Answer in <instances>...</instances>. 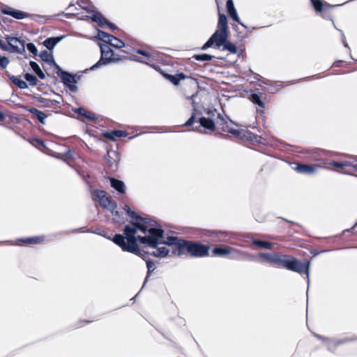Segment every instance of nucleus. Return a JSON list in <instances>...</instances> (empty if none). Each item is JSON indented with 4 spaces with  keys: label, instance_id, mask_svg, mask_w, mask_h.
<instances>
[{
    "label": "nucleus",
    "instance_id": "nucleus-20",
    "mask_svg": "<svg viewBox=\"0 0 357 357\" xmlns=\"http://www.w3.org/2000/svg\"><path fill=\"white\" fill-rule=\"evenodd\" d=\"M4 13L16 19H24L27 16V15L25 13L20 10H5Z\"/></svg>",
    "mask_w": 357,
    "mask_h": 357
},
{
    "label": "nucleus",
    "instance_id": "nucleus-27",
    "mask_svg": "<svg viewBox=\"0 0 357 357\" xmlns=\"http://www.w3.org/2000/svg\"><path fill=\"white\" fill-rule=\"evenodd\" d=\"M124 132L121 130H114L111 132H108L105 134V136L112 140H114L116 137H121L124 136Z\"/></svg>",
    "mask_w": 357,
    "mask_h": 357
},
{
    "label": "nucleus",
    "instance_id": "nucleus-31",
    "mask_svg": "<svg viewBox=\"0 0 357 357\" xmlns=\"http://www.w3.org/2000/svg\"><path fill=\"white\" fill-rule=\"evenodd\" d=\"M169 79L175 85H177L181 79H183L185 76L183 74H178L176 76H169Z\"/></svg>",
    "mask_w": 357,
    "mask_h": 357
},
{
    "label": "nucleus",
    "instance_id": "nucleus-42",
    "mask_svg": "<svg viewBox=\"0 0 357 357\" xmlns=\"http://www.w3.org/2000/svg\"><path fill=\"white\" fill-rule=\"evenodd\" d=\"M315 337L317 338H318L319 340H323L326 343V345L328 346L329 344L331 343V340L332 339H330V338H328V337H324V336H321L320 335H318V334H315Z\"/></svg>",
    "mask_w": 357,
    "mask_h": 357
},
{
    "label": "nucleus",
    "instance_id": "nucleus-40",
    "mask_svg": "<svg viewBox=\"0 0 357 357\" xmlns=\"http://www.w3.org/2000/svg\"><path fill=\"white\" fill-rule=\"evenodd\" d=\"M9 63V60L7 57L6 56H1V59H0V66L2 67V68H6L7 66L8 65Z\"/></svg>",
    "mask_w": 357,
    "mask_h": 357
},
{
    "label": "nucleus",
    "instance_id": "nucleus-29",
    "mask_svg": "<svg viewBox=\"0 0 357 357\" xmlns=\"http://www.w3.org/2000/svg\"><path fill=\"white\" fill-rule=\"evenodd\" d=\"M222 45L224 46V49L229 51L231 53H236L237 52L236 45L227 40L223 43Z\"/></svg>",
    "mask_w": 357,
    "mask_h": 357
},
{
    "label": "nucleus",
    "instance_id": "nucleus-15",
    "mask_svg": "<svg viewBox=\"0 0 357 357\" xmlns=\"http://www.w3.org/2000/svg\"><path fill=\"white\" fill-rule=\"evenodd\" d=\"M227 11L230 17L236 22H239V17L237 15V12L234 6V3L231 0H228L227 2Z\"/></svg>",
    "mask_w": 357,
    "mask_h": 357
},
{
    "label": "nucleus",
    "instance_id": "nucleus-34",
    "mask_svg": "<svg viewBox=\"0 0 357 357\" xmlns=\"http://www.w3.org/2000/svg\"><path fill=\"white\" fill-rule=\"evenodd\" d=\"M332 165L335 168L344 169L346 167L350 166L351 163L349 162H334Z\"/></svg>",
    "mask_w": 357,
    "mask_h": 357
},
{
    "label": "nucleus",
    "instance_id": "nucleus-50",
    "mask_svg": "<svg viewBox=\"0 0 357 357\" xmlns=\"http://www.w3.org/2000/svg\"><path fill=\"white\" fill-rule=\"evenodd\" d=\"M48 56V52H44L42 53L41 54V57L43 59H46V57Z\"/></svg>",
    "mask_w": 357,
    "mask_h": 357
},
{
    "label": "nucleus",
    "instance_id": "nucleus-38",
    "mask_svg": "<svg viewBox=\"0 0 357 357\" xmlns=\"http://www.w3.org/2000/svg\"><path fill=\"white\" fill-rule=\"evenodd\" d=\"M311 1L312 2L313 6L317 11L320 12L323 3L319 0H311Z\"/></svg>",
    "mask_w": 357,
    "mask_h": 357
},
{
    "label": "nucleus",
    "instance_id": "nucleus-55",
    "mask_svg": "<svg viewBox=\"0 0 357 357\" xmlns=\"http://www.w3.org/2000/svg\"><path fill=\"white\" fill-rule=\"evenodd\" d=\"M145 281H146V280H145ZM145 284H146V282H144L143 285H145Z\"/></svg>",
    "mask_w": 357,
    "mask_h": 357
},
{
    "label": "nucleus",
    "instance_id": "nucleus-48",
    "mask_svg": "<svg viewBox=\"0 0 357 357\" xmlns=\"http://www.w3.org/2000/svg\"><path fill=\"white\" fill-rule=\"evenodd\" d=\"M63 159V161L66 163H70V161L73 158H70V157H68V158H62Z\"/></svg>",
    "mask_w": 357,
    "mask_h": 357
},
{
    "label": "nucleus",
    "instance_id": "nucleus-45",
    "mask_svg": "<svg viewBox=\"0 0 357 357\" xmlns=\"http://www.w3.org/2000/svg\"><path fill=\"white\" fill-rule=\"evenodd\" d=\"M77 112L81 114V115H83V116H86L87 118L89 119H91L92 118V116L91 114H89V115H86V112L85 111L84 109L83 108H79L77 109Z\"/></svg>",
    "mask_w": 357,
    "mask_h": 357
},
{
    "label": "nucleus",
    "instance_id": "nucleus-24",
    "mask_svg": "<svg viewBox=\"0 0 357 357\" xmlns=\"http://www.w3.org/2000/svg\"><path fill=\"white\" fill-rule=\"evenodd\" d=\"M30 66L33 70L36 73V74L40 78L44 79L45 77V75L44 73L41 70L39 66L34 61L30 62Z\"/></svg>",
    "mask_w": 357,
    "mask_h": 357
},
{
    "label": "nucleus",
    "instance_id": "nucleus-22",
    "mask_svg": "<svg viewBox=\"0 0 357 357\" xmlns=\"http://www.w3.org/2000/svg\"><path fill=\"white\" fill-rule=\"evenodd\" d=\"M275 253H265L261 252L257 255V257L261 260L273 264Z\"/></svg>",
    "mask_w": 357,
    "mask_h": 357
},
{
    "label": "nucleus",
    "instance_id": "nucleus-37",
    "mask_svg": "<svg viewBox=\"0 0 357 357\" xmlns=\"http://www.w3.org/2000/svg\"><path fill=\"white\" fill-rule=\"evenodd\" d=\"M250 100L255 104H257V105H259L260 106L262 105V102L261 101L259 96L258 95H257V94H252L250 96Z\"/></svg>",
    "mask_w": 357,
    "mask_h": 357
},
{
    "label": "nucleus",
    "instance_id": "nucleus-7",
    "mask_svg": "<svg viewBox=\"0 0 357 357\" xmlns=\"http://www.w3.org/2000/svg\"><path fill=\"white\" fill-rule=\"evenodd\" d=\"M93 195L102 207L109 210L115 209L116 208V203L112 202V200L106 196L105 191L96 190L93 192Z\"/></svg>",
    "mask_w": 357,
    "mask_h": 357
},
{
    "label": "nucleus",
    "instance_id": "nucleus-3",
    "mask_svg": "<svg viewBox=\"0 0 357 357\" xmlns=\"http://www.w3.org/2000/svg\"><path fill=\"white\" fill-rule=\"evenodd\" d=\"M273 264L285 268L299 274L305 273L307 275V284H310V261L301 262L296 258L290 257L288 255H275Z\"/></svg>",
    "mask_w": 357,
    "mask_h": 357
},
{
    "label": "nucleus",
    "instance_id": "nucleus-41",
    "mask_svg": "<svg viewBox=\"0 0 357 357\" xmlns=\"http://www.w3.org/2000/svg\"><path fill=\"white\" fill-rule=\"evenodd\" d=\"M315 337L317 338H318L319 340H323L326 343V345L328 346L329 344L331 343V340L332 339H330V338H328V337H324V336H321L320 335H318V334H315Z\"/></svg>",
    "mask_w": 357,
    "mask_h": 357
},
{
    "label": "nucleus",
    "instance_id": "nucleus-17",
    "mask_svg": "<svg viewBox=\"0 0 357 357\" xmlns=\"http://www.w3.org/2000/svg\"><path fill=\"white\" fill-rule=\"evenodd\" d=\"M199 123H200V125L203 128H204L208 130H213L215 129V123L210 119L205 118V117L200 118Z\"/></svg>",
    "mask_w": 357,
    "mask_h": 357
},
{
    "label": "nucleus",
    "instance_id": "nucleus-57",
    "mask_svg": "<svg viewBox=\"0 0 357 357\" xmlns=\"http://www.w3.org/2000/svg\"><path fill=\"white\" fill-rule=\"evenodd\" d=\"M357 225V222H356V224L355 225V226Z\"/></svg>",
    "mask_w": 357,
    "mask_h": 357
},
{
    "label": "nucleus",
    "instance_id": "nucleus-39",
    "mask_svg": "<svg viewBox=\"0 0 357 357\" xmlns=\"http://www.w3.org/2000/svg\"><path fill=\"white\" fill-rule=\"evenodd\" d=\"M27 49L30 52L33 53L35 55L38 53V50L33 43H31L27 44Z\"/></svg>",
    "mask_w": 357,
    "mask_h": 357
},
{
    "label": "nucleus",
    "instance_id": "nucleus-36",
    "mask_svg": "<svg viewBox=\"0 0 357 357\" xmlns=\"http://www.w3.org/2000/svg\"><path fill=\"white\" fill-rule=\"evenodd\" d=\"M25 79L26 81H28L29 82H30L31 84L32 85H36L37 84V82H38V80L36 79V77H34L33 75H31V74H26L25 75Z\"/></svg>",
    "mask_w": 357,
    "mask_h": 357
},
{
    "label": "nucleus",
    "instance_id": "nucleus-19",
    "mask_svg": "<svg viewBox=\"0 0 357 357\" xmlns=\"http://www.w3.org/2000/svg\"><path fill=\"white\" fill-rule=\"evenodd\" d=\"M217 29L228 31L227 19L224 14L219 15Z\"/></svg>",
    "mask_w": 357,
    "mask_h": 357
},
{
    "label": "nucleus",
    "instance_id": "nucleus-2",
    "mask_svg": "<svg viewBox=\"0 0 357 357\" xmlns=\"http://www.w3.org/2000/svg\"><path fill=\"white\" fill-rule=\"evenodd\" d=\"M165 243L169 245H176L178 255L188 252L194 257L208 256L209 247L198 243L187 241L176 236H169Z\"/></svg>",
    "mask_w": 357,
    "mask_h": 357
},
{
    "label": "nucleus",
    "instance_id": "nucleus-35",
    "mask_svg": "<svg viewBox=\"0 0 357 357\" xmlns=\"http://www.w3.org/2000/svg\"><path fill=\"white\" fill-rule=\"evenodd\" d=\"M195 58L198 61H211L213 59V56L209 54H204L196 55L195 56Z\"/></svg>",
    "mask_w": 357,
    "mask_h": 357
},
{
    "label": "nucleus",
    "instance_id": "nucleus-32",
    "mask_svg": "<svg viewBox=\"0 0 357 357\" xmlns=\"http://www.w3.org/2000/svg\"><path fill=\"white\" fill-rule=\"evenodd\" d=\"M146 267L148 269V273H147V275L146 277V280H147L151 273L153 272L155 269V264L152 261L149 260V261H146Z\"/></svg>",
    "mask_w": 357,
    "mask_h": 357
},
{
    "label": "nucleus",
    "instance_id": "nucleus-52",
    "mask_svg": "<svg viewBox=\"0 0 357 357\" xmlns=\"http://www.w3.org/2000/svg\"><path fill=\"white\" fill-rule=\"evenodd\" d=\"M137 53H139V54H143V55H146V56H147L146 53V52H144V51H142V50H137Z\"/></svg>",
    "mask_w": 357,
    "mask_h": 357
},
{
    "label": "nucleus",
    "instance_id": "nucleus-11",
    "mask_svg": "<svg viewBox=\"0 0 357 357\" xmlns=\"http://www.w3.org/2000/svg\"><path fill=\"white\" fill-rule=\"evenodd\" d=\"M231 252V247L228 246H216L213 249L212 253L213 256L224 257L229 255Z\"/></svg>",
    "mask_w": 357,
    "mask_h": 357
},
{
    "label": "nucleus",
    "instance_id": "nucleus-16",
    "mask_svg": "<svg viewBox=\"0 0 357 357\" xmlns=\"http://www.w3.org/2000/svg\"><path fill=\"white\" fill-rule=\"evenodd\" d=\"M45 239L44 236H34L24 238H20L18 241L24 243L29 244H40L43 242Z\"/></svg>",
    "mask_w": 357,
    "mask_h": 357
},
{
    "label": "nucleus",
    "instance_id": "nucleus-44",
    "mask_svg": "<svg viewBox=\"0 0 357 357\" xmlns=\"http://www.w3.org/2000/svg\"><path fill=\"white\" fill-rule=\"evenodd\" d=\"M36 115H37L38 119L40 120V121H41L43 123L44 120L46 118V116L42 112H40V111L36 112Z\"/></svg>",
    "mask_w": 357,
    "mask_h": 357
},
{
    "label": "nucleus",
    "instance_id": "nucleus-49",
    "mask_svg": "<svg viewBox=\"0 0 357 357\" xmlns=\"http://www.w3.org/2000/svg\"><path fill=\"white\" fill-rule=\"evenodd\" d=\"M113 215L119 216V212L118 211H114V209L110 210Z\"/></svg>",
    "mask_w": 357,
    "mask_h": 357
},
{
    "label": "nucleus",
    "instance_id": "nucleus-1",
    "mask_svg": "<svg viewBox=\"0 0 357 357\" xmlns=\"http://www.w3.org/2000/svg\"><path fill=\"white\" fill-rule=\"evenodd\" d=\"M124 209L132 220L125 226L123 234H116L112 241L123 251L143 257L144 252L139 249L137 241L153 246L160 239L162 231L154 227L155 220L137 215L128 206Z\"/></svg>",
    "mask_w": 357,
    "mask_h": 357
},
{
    "label": "nucleus",
    "instance_id": "nucleus-18",
    "mask_svg": "<svg viewBox=\"0 0 357 357\" xmlns=\"http://www.w3.org/2000/svg\"><path fill=\"white\" fill-rule=\"evenodd\" d=\"M252 243L261 248L268 250H271L273 248V243L268 241L253 239L252 240Z\"/></svg>",
    "mask_w": 357,
    "mask_h": 357
},
{
    "label": "nucleus",
    "instance_id": "nucleus-4",
    "mask_svg": "<svg viewBox=\"0 0 357 357\" xmlns=\"http://www.w3.org/2000/svg\"><path fill=\"white\" fill-rule=\"evenodd\" d=\"M154 227L156 229H160L162 231L161 238L160 240H158L155 245L153 246L148 245L147 244H142L145 248H149L155 249V250L149 252V255L158 257V258H163L168 255L169 250L165 247V246H160L161 245H169L167 243H166V241L168 240L169 237L165 238L164 235V230L162 229V227L159 226L158 224L155 221V225Z\"/></svg>",
    "mask_w": 357,
    "mask_h": 357
},
{
    "label": "nucleus",
    "instance_id": "nucleus-21",
    "mask_svg": "<svg viewBox=\"0 0 357 357\" xmlns=\"http://www.w3.org/2000/svg\"><path fill=\"white\" fill-rule=\"evenodd\" d=\"M61 40V38H50L43 42V45L49 50H52Z\"/></svg>",
    "mask_w": 357,
    "mask_h": 357
},
{
    "label": "nucleus",
    "instance_id": "nucleus-9",
    "mask_svg": "<svg viewBox=\"0 0 357 357\" xmlns=\"http://www.w3.org/2000/svg\"><path fill=\"white\" fill-rule=\"evenodd\" d=\"M211 38L214 40L215 46L218 48L227 40L228 31L217 29Z\"/></svg>",
    "mask_w": 357,
    "mask_h": 357
},
{
    "label": "nucleus",
    "instance_id": "nucleus-30",
    "mask_svg": "<svg viewBox=\"0 0 357 357\" xmlns=\"http://www.w3.org/2000/svg\"><path fill=\"white\" fill-rule=\"evenodd\" d=\"M97 36L100 40H101L107 43H109V42H110V40L112 37V36L107 33L106 32L101 31H98Z\"/></svg>",
    "mask_w": 357,
    "mask_h": 357
},
{
    "label": "nucleus",
    "instance_id": "nucleus-51",
    "mask_svg": "<svg viewBox=\"0 0 357 357\" xmlns=\"http://www.w3.org/2000/svg\"><path fill=\"white\" fill-rule=\"evenodd\" d=\"M193 122V117H191L186 123L185 126H190Z\"/></svg>",
    "mask_w": 357,
    "mask_h": 357
},
{
    "label": "nucleus",
    "instance_id": "nucleus-14",
    "mask_svg": "<svg viewBox=\"0 0 357 357\" xmlns=\"http://www.w3.org/2000/svg\"><path fill=\"white\" fill-rule=\"evenodd\" d=\"M354 340L353 339H351V338H344V339H341V340H334V339H332L331 340V343L329 344L328 345V350L329 351H333L334 350H335V349L340 344H345L348 342H350V341H353Z\"/></svg>",
    "mask_w": 357,
    "mask_h": 357
},
{
    "label": "nucleus",
    "instance_id": "nucleus-33",
    "mask_svg": "<svg viewBox=\"0 0 357 357\" xmlns=\"http://www.w3.org/2000/svg\"><path fill=\"white\" fill-rule=\"evenodd\" d=\"M242 130L243 129H241V130L240 129H234V128L230 127L229 125L227 126V130L229 133H231V134H232L234 136L238 137H240L241 134L242 132Z\"/></svg>",
    "mask_w": 357,
    "mask_h": 357
},
{
    "label": "nucleus",
    "instance_id": "nucleus-54",
    "mask_svg": "<svg viewBox=\"0 0 357 357\" xmlns=\"http://www.w3.org/2000/svg\"><path fill=\"white\" fill-rule=\"evenodd\" d=\"M0 119H3V114L0 113Z\"/></svg>",
    "mask_w": 357,
    "mask_h": 357
},
{
    "label": "nucleus",
    "instance_id": "nucleus-47",
    "mask_svg": "<svg viewBox=\"0 0 357 357\" xmlns=\"http://www.w3.org/2000/svg\"><path fill=\"white\" fill-rule=\"evenodd\" d=\"M0 47L5 51L9 50L8 47L3 41H1V40H0Z\"/></svg>",
    "mask_w": 357,
    "mask_h": 357
},
{
    "label": "nucleus",
    "instance_id": "nucleus-8",
    "mask_svg": "<svg viewBox=\"0 0 357 357\" xmlns=\"http://www.w3.org/2000/svg\"><path fill=\"white\" fill-rule=\"evenodd\" d=\"M6 41L12 48V52L23 54L25 52L24 42L15 37H7Z\"/></svg>",
    "mask_w": 357,
    "mask_h": 357
},
{
    "label": "nucleus",
    "instance_id": "nucleus-28",
    "mask_svg": "<svg viewBox=\"0 0 357 357\" xmlns=\"http://www.w3.org/2000/svg\"><path fill=\"white\" fill-rule=\"evenodd\" d=\"M109 44L116 48H122L125 46V44L122 40L114 36L112 37L110 42H109Z\"/></svg>",
    "mask_w": 357,
    "mask_h": 357
},
{
    "label": "nucleus",
    "instance_id": "nucleus-46",
    "mask_svg": "<svg viewBox=\"0 0 357 357\" xmlns=\"http://www.w3.org/2000/svg\"><path fill=\"white\" fill-rule=\"evenodd\" d=\"M108 162L109 163V165L113 167V166H114V167H116L117 165L116 164V160H115V158H113V157H111L109 158V159L108 160Z\"/></svg>",
    "mask_w": 357,
    "mask_h": 357
},
{
    "label": "nucleus",
    "instance_id": "nucleus-6",
    "mask_svg": "<svg viewBox=\"0 0 357 357\" xmlns=\"http://www.w3.org/2000/svg\"><path fill=\"white\" fill-rule=\"evenodd\" d=\"M86 11L85 17L91 19L93 22H97L100 26L107 24L111 29H116V26L114 24L109 23L107 20L100 13L95 10L93 7L84 8Z\"/></svg>",
    "mask_w": 357,
    "mask_h": 357
},
{
    "label": "nucleus",
    "instance_id": "nucleus-26",
    "mask_svg": "<svg viewBox=\"0 0 357 357\" xmlns=\"http://www.w3.org/2000/svg\"><path fill=\"white\" fill-rule=\"evenodd\" d=\"M11 79L15 85H17L19 88L22 89H24L28 87L27 84L24 80L21 79L20 77H13Z\"/></svg>",
    "mask_w": 357,
    "mask_h": 357
},
{
    "label": "nucleus",
    "instance_id": "nucleus-23",
    "mask_svg": "<svg viewBox=\"0 0 357 357\" xmlns=\"http://www.w3.org/2000/svg\"><path fill=\"white\" fill-rule=\"evenodd\" d=\"M61 79L66 84H68L69 86L75 82V77L67 73H62Z\"/></svg>",
    "mask_w": 357,
    "mask_h": 357
},
{
    "label": "nucleus",
    "instance_id": "nucleus-5",
    "mask_svg": "<svg viewBox=\"0 0 357 357\" xmlns=\"http://www.w3.org/2000/svg\"><path fill=\"white\" fill-rule=\"evenodd\" d=\"M101 58L91 68V70H94L102 65L108 64L111 62L120 60L118 58L114 57L113 51L107 45H101Z\"/></svg>",
    "mask_w": 357,
    "mask_h": 357
},
{
    "label": "nucleus",
    "instance_id": "nucleus-56",
    "mask_svg": "<svg viewBox=\"0 0 357 357\" xmlns=\"http://www.w3.org/2000/svg\"><path fill=\"white\" fill-rule=\"evenodd\" d=\"M145 281H146V280H145ZM145 284H146V282H144L143 285H145Z\"/></svg>",
    "mask_w": 357,
    "mask_h": 357
},
{
    "label": "nucleus",
    "instance_id": "nucleus-12",
    "mask_svg": "<svg viewBox=\"0 0 357 357\" xmlns=\"http://www.w3.org/2000/svg\"><path fill=\"white\" fill-rule=\"evenodd\" d=\"M111 186L117 190L119 193H124L126 191L125 183L119 179L111 178H110Z\"/></svg>",
    "mask_w": 357,
    "mask_h": 357
},
{
    "label": "nucleus",
    "instance_id": "nucleus-10",
    "mask_svg": "<svg viewBox=\"0 0 357 357\" xmlns=\"http://www.w3.org/2000/svg\"><path fill=\"white\" fill-rule=\"evenodd\" d=\"M231 259H239V260H251L255 261L256 260V257L253 255H251L250 253H248L246 252H243L240 250H237L233 248H231Z\"/></svg>",
    "mask_w": 357,
    "mask_h": 357
},
{
    "label": "nucleus",
    "instance_id": "nucleus-25",
    "mask_svg": "<svg viewBox=\"0 0 357 357\" xmlns=\"http://www.w3.org/2000/svg\"><path fill=\"white\" fill-rule=\"evenodd\" d=\"M239 138L244 139L249 141L257 139V137L246 130H242V132Z\"/></svg>",
    "mask_w": 357,
    "mask_h": 357
},
{
    "label": "nucleus",
    "instance_id": "nucleus-43",
    "mask_svg": "<svg viewBox=\"0 0 357 357\" xmlns=\"http://www.w3.org/2000/svg\"><path fill=\"white\" fill-rule=\"evenodd\" d=\"M214 43V40L211 37L208 40L204 45L202 47V50H206L208 47H211Z\"/></svg>",
    "mask_w": 357,
    "mask_h": 357
},
{
    "label": "nucleus",
    "instance_id": "nucleus-53",
    "mask_svg": "<svg viewBox=\"0 0 357 357\" xmlns=\"http://www.w3.org/2000/svg\"><path fill=\"white\" fill-rule=\"evenodd\" d=\"M64 155H66V156H71V151L69 150L67 153H65Z\"/></svg>",
    "mask_w": 357,
    "mask_h": 357
},
{
    "label": "nucleus",
    "instance_id": "nucleus-13",
    "mask_svg": "<svg viewBox=\"0 0 357 357\" xmlns=\"http://www.w3.org/2000/svg\"><path fill=\"white\" fill-rule=\"evenodd\" d=\"M316 169L315 166L307 165H296L295 169L301 174H312L314 172Z\"/></svg>",
    "mask_w": 357,
    "mask_h": 357
}]
</instances>
